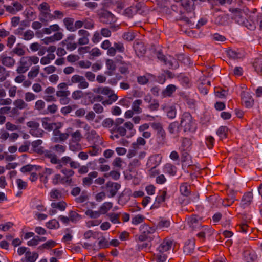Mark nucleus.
Listing matches in <instances>:
<instances>
[{"instance_id":"nucleus-1","label":"nucleus","mask_w":262,"mask_h":262,"mask_svg":"<svg viewBox=\"0 0 262 262\" xmlns=\"http://www.w3.org/2000/svg\"><path fill=\"white\" fill-rule=\"evenodd\" d=\"M140 148L137 147L135 144H132L130 148L128 150L127 154L128 158L135 157L132 162V164L135 166H139L141 164V160L144 159L146 155L145 151L142 150L139 151Z\"/></svg>"},{"instance_id":"nucleus-2","label":"nucleus","mask_w":262,"mask_h":262,"mask_svg":"<svg viewBox=\"0 0 262 262\" xmlns=\"http://www.w3.org/2000/svg\"><path fill=\"white\" fill-rule=\"evenodd\" d=\"M180 125L184 131L194 132L196 129V124L191 114L188 112L183 113L181 118Z\"/></svg>"},{"instance_id":"nucleus-3","label":"nucleus","mask_w":262,"mask_h":262,"mask_svg":"<svg viewBox=\"0 0 262 262\" xmlns=\"http://www.w3.org/2000/svg\"><path fill=\"white\" fill-rule=\"evenodd\" d=\"M38 8L40 11L39 19L40 21L47 24L49 22L55 19V17L51 13L49 6L47 3H41Z\"/></svg>"},{"instance_id":"nucleus-4","label":"nucleus","mask_w":262,"mask_h":262,"mask_svg":"<svg viewBox=\"0 0 262 262\" xmlns=\"http://www.w3.org/2000/svg\"><path fill=\"white\" fill-rule=\"evenodd\" d=\"M161 161L162 156L160 155H155L149 158L147 162V166L150 168L151 173L153 171H156V167L161 163Z\"/></svg>"},{"instance_id":"nucleus-5","label":"nucleus","mask_w":262,"mask_h":262,"mask_svg":"<svg viewBox=\"0 0 262 262\" xmlns=\"http://www.w3.org/2000/svg\"><path fill=\"white\" fill-rule=\"evenodd\" d=\"M27 125L30 128V133L34 136L40 137L42 134V130L39 128V123L35 121H29L27 123Z\"/></svg>"},{"instance_id":"nucleus-6","label":"nucleus","mask_w":262,"mask_h":262,"mask_svg":"<svg viewBox=\"0 0 262 262\" xmlns=\"http://www.w3.org/2000/svg\"><path fill=\"white\" fill-rule=\"evenodd\" d=\"M19 66L16 69L18 73H24L31 67V63L29 61L28 56L23 57L20 58Z\"/></svg>"},{"instance_id":"nucleus-7","label":"nucleus","mask_w":262,"mask_h":262,"mask_svg":"<svg viewBox=\"0 0 262 262\" xmlns=\"http://www.w3.org/2000/svg\"><path fill=\"white\" fill-rule=\"evenodd\" d=\"M158 58L162 61H163L165 64L169 68L176 69L179 67L178 62L177 59L171 56H169L165 58L163 55L159 54L158 55Z\"/></svg>"},{"instance_id":"nucleus-8","label":"nucleus","mask_w":262,"mask_h":262,"mask_svg":"<svg viewBox=\"0 0 262 262\" xmlns=\"http://www.w3.org/2000/svg\"><path fill=\"white\" fill-rule=\"evenodd\" d=\"M120 185L117 183L108 182L106 184V192L109 198L114 196L120 188Z\"/></svg>"},{"instance_id":"nucleus-9","label":"nucleus","mask_w":262,"mask_h":262,"mask_svg":"<svg viewBox=\"0 0 262 262\" xmlns=\"http://www.w3.org/2000/svg\"><path fill=\"white\" fill-rule=\"evenodd\" d=\"M187 222L189 227L194 230L199 229L201 227V219L196 215L188 217Z\"/></svg>"},{"instance_id":"nucleus-10","label":"nucleus","mask_w":262,"mask_h":262,"mask_svg":"<svg viewBox=\"0 0 262 262\" xmlns=\"http://www.w3.org/2000/svg\"><path fill=\"white\" fill-rule=\"evenodd\" d=\"M245 13L241 10L234 9L232 11V18L239 24L243 25L246 21Z\"/></svg>"},{"instance_id":"nucleus-11","label":"nucleus","mask_w":262,"mask_h":262,"mask_svg":"<svg viewBox=\"0 0 262 262\" xmlns=\"http://www.w3.org/2000/svg\"><path fill=\"white\" fill-rule=\"evenodd\" d=\"M241 98L243 104L246 107H251L252 106L254 100L250 93L248 92H243L241 94Z\"/></svg>"},{"instance_id":"nucleus-12","label":"nucleus","mask_w":262,"mask_h":262,"mask_svg":"<svg viewBox=\"0 0 262 262\" xmlns=\"http://www.w3.org/2000/svg\"><path fill=\"white\" fill-rule=\"evenodd\" d=\"M173 245L171 240L168 239H164L157 249V252L166 253L171 249Z\"/></svg>"},{"instance_id":"nucleus-13","label":"nucleus","mask_w":262,"mask_h":262,"mask_svg":"<svg viewBox=\"0 0 262 262\" xmlns=\"http://www.w3.org/2000/svg\"><path fill=\"white\" fill-rule=\"evenodd\" d=\"M200 231L198 233L199 238L204 239L206 237L210 236L213 233V230L208 226H202L199 229Z\"/></svg>"},{"instance_id":"nucleus-14","label":"nucleus","mask_w":262,"mask_h":262,"mask_svg":"<svg viewBox=\"0 0 262 262\" xmlns=\"http://www.w3.org/2000/svg\"><path fill=\"white\" fill-rule=\"evenodd\" d=\"M54 137L53 141L55 142L66 141L69 137V135L68 133H62L58 130L55 129L53 132Z\"/></svg>"},{"instance_id":"nucleus-15","label":"nucleus","mask_w":262,"mask_h":262,"mask_svg":"<svg viewBox=\"0 0 262 262\" xmlns=\"http://www.w3.org/2000/svg\"><path fill=\"white\" fill-rule=\"evenodd\" d=\"M243 255L245 259L248 261H253L257 259L255 252L249 248L244 250Z\"/></svg>"},{"instance_id":"nucleus-16","label":"nucleus","mask_w":262,"mask_h":262,"mask_svg":"<svg viewBox=\"0 0 262 262\" xmlns=\"http://www.w3.org/2000/svg\"><path fill=\"white\" fill-rule=\"evenodd\" d=\"M23 29L19 28L17 30V33L21 36L22 38L25 40H29L31 39L34 36V32L31 30H28L24 32H23Z\"/></svg>"},{"instance_id":"nucleus-17","label":"nucleus","mask_w":262,"mask_h":262,"mask_svg":"<svg viewBox=\"0 0 262 262\" xmlns=\"http://www.w3.org/2000/svg\"><path fill=\"white\" fill-rule=\"evenodd\" d=\"M0 59L2 62V63L9 68H11L13 67L15 63V60L13 58L7 56L5 55L2 54L0 56Z\"/></svg>"},{"instance_id":"nucleus-18","label":"nucleus","mask_w":262,"mask_h":262,"mask_svg":"<svg viewBox=\"0 0 262 262\" xmlns=\"http://www.w3.org/2000/svg\"><path fill=\"white\" fill-rule=\"evenodd\" d=\"M38 257V254L36 252L27 251L25 257L21 260V262H35Z\"/></svg>"},{"instance_id":"nucleus-19","label":"nucleus","mask_w":262,"mask_h":262,"mask_svg":"<svg viewBox=\"0 0 262 262\" xmlns=\"http://www.w3.org/2000/svg\"><path fill=\"white\" fill-rule=\"evenodd\" d=\"M4 7L7 12L13 14L21 10L23 8L22 5L18 2L13 3V6H5Z\"/></svg>"},{"instance_id":"nucleus-20","label":"nucleus","mask_w":262,"mask_h":262,"mask_svg":"<svg viewBox=\"0 0 262 262\" xmlns=\"http://www.w3.org/2000/svg\"><path fill=\"white\" fill-rule=\"evenodd\" d=\"M62 191L60 189H53L49 193L50 199L51 201H55L56 200L60 199L63 197Z\"/></svg>"},{"instance_id":"nucleus-21","label":"nucleus","mask_w":262,"mask_h":262,"mask_svg":"<svg viewBox=\"0 0 262 262\" xmlns=\"http://www.w3.org/2000/svg\"><path fill=\"white\" fill-rule=\"evenodd\" d=\"M163 172L170 176H174L177 172V168L170 163L165 164L163 167Z\"/></svg>"},{"instance_id":"nucleus-22","label":"nucleus","mask_w":262,"mask_h":262,"mask_svg":"<svg viewBox=\"0 0 262 262\" xmlns=\"http://www.w3.org/2000/svg\"><path fill=\"white\" fill-rule=\"evenodd\" d=\"M161 108L163 110L166 112L167 117L170 119H173L176 117L177 112L174 106H168L167 109L165 105H162Z\"/></svg>"},{"instance_id":"nucleus-23","label":"nucleus","mask_w":262,"mask_h":262,"mask_svg":"<svg viewBox=\"0 0 262 262\" xmlns=\"http://www.w3.org/2000/svg\"><path fill=\"white\" fill-rule=\"evenodd\" d=\"M166 196V192L165 191H163L160 193L157 197L156 198L154 204L151 207V209L158 208L161 203L165 201Z\"/></svg>"},{"instance_id":"nucleus-24","label":"nucleus","mask_w":262,"mask_h":262,"mask_svg":"<svg viewBox=\"0 0 262 262\" xmlns=\"http://www.w3.org/2000/svg\"><path fill=\"white\" fill-rule=\"evenodd\" d=\"M176 86L173 84H169L167 86L162 92V96L163 98L170 97L176 90Z\"/></svg>"},{"instance_id":"nucleus-25","label":"nucleus","mask_w":262,"mask_h":262,"mask_svg":"<svg viewBox=\"0 0 262 262\" xmlns=\"http://www.w3.org/2000/svg\"><path fill=\"white\" fill-rule=\"evenodd\" d=\"M87 138L89 140L101 143V140L99 135L94 130H91L87 133Z\"/></svg>"},{"instance_id":"nucleus-26","label":"nucleus","mask_w":262,"mask_h":262,"mask_svg":"<svg viewBox=\"0 0 262 262\" xmlns=\"http://www.w3.org/2000/svg\"><path fill=\"white\" fill-rule=\"evenodd\" d=\"M62 30L59 26L58 24H53L50 25L48 28L43 29V32L46 34H51L53 32H56Z\"/></svg>"},{"instance_id":"nucleus-27","label":"nucleus","mask_w":262,"mask_h":262,"mask_svg":"<svg viewBox=\"0 0 262 262\" xmlns=\"http://www.w3.org/2000/svg\"><path fill=\"white\" fill-rule=\"evenodd\" d=\"M140 230L141 232H143L149 238H150V235L155 231V228L146 224L142 225L140 227Z\"/></svg>"},{"instance_id":"nucleus-28","label":"nucleus","mask_w":262,"mask_h":262,"mask_svg":"<svg viewBox=\"0 0 262 262\" xmlns=\"http://www.w3.org/2000/svg\"><path fill=\"white\" fill-rule=\"evenodd\" d=\"M194 242L192 240H190L187 242L184 247V252L186 254L191 253L194 249Z\"/></svg>"},{"instance_id":"nucleus-29","label":"nucleus","mask_w":262,"mask_h":262,"mask_svg":"<svg viewBox=\"0 0 262 262\" xmlns=\"http://www.w3.org/2000/svg\"><path fill=\"white\" fill-rule=\"evenodd\" d=\"M64 25L66 28L69 31L74 32V19L72 18L67 17L63 20Z\"/></svg>"},{"instance_id":"nucleus-30","label":"nucleus","mask_w":262,"mask_h":262,"mask_svg":"<svg viewBox=\"0 0 262 262\" xmlns=\"http://www.w3.org/2000/svg\"><path fill=\"white\" fill-rule=\"evenodd\" d=\"M106 67L107 69L106 73L111 76L113 74L116 69V65L112 59H107L106 61Z\"/></svg>"},{"instance_id":"nucleus-31","label":"nucleus","mask_w":262,"mask_h":262,"mask_svg":"<svg viewBox=\"0 0 262 262\" xmlns=\"http://www.w3.org/2000/svg\"><path fill=\"white\" fill-rule=\"evenodd\" d=\"M253 194L251 192H248L244 195L242 200V205L244 206L249 205L252 202Z\"/></svg>"},{"instance_id":"nucleus-32","label":"nucleus","mask_w":262,"mask_h":262,"mask_svg":"<svg viewBox=\"0 0 262 262\" xmlns=\"http://www.w3.org/2000/svg\"><path fill=\"white\" fill-rule=\"evenodd\" d=\"M13 104L16 108L20 110L29 108L28 104L24 100L21 99H17L15 100L13 102Z\"/></svg>"},{"instance_id":"nucleus-33","label":"nucleus","mask_w":262,"mask_h":262,"mask_svg":"<svg viewBox=\"0 0 262 262\" xmlns=\"http://www.w3.org/2000/svg\"><path fill=\"white\" fill-rule=\"evenodd\" d=\"M113 207V204L111 202H104L99 208V212L101 214L106 213Z\"/></svg>"},{"instance_id":"nucleus-34","label":"nucleus","mask_w":262,"mask_h":262,"mask_svg":"<svg viewBox=\"0 0 262 262\" xmlns=\"http://www.w3.org/2000/svg\"><path fill=\"white\" fill-rule=\"evenodd\" d=\"M94 92L104 95H110L113 92L108 87H100L94 89Z\"/></svg>"},{"instance_id":"nucleus-35","label":"nucleus","mask_w":262,"mask_h":262,"mask_svg":"<svg viewBox=\"0 0 262 262\" xmlns=\"http://www.w3.org/2000/svg\"><path fill=\"white\" fill-rule=\"evenodd\" d=\"M51 205L53 209L64 211L67 207V203L64 201H60L58 202H53Z\"/></svg>"},{"instance_id":"nucleus-36","label":"nucleus","mask_w":262,"mask_h":262,"mask_svg":"<svg viewBox=\"0 0 262 262\" xmlns=\"http://www.w3.org/2000/svg\"><path fill=\"white\" fill-rule=\"evenodd\" d=\"M45 156L50 159V162L52 164H55L56 163H60V159H58L57 156L50 151L46 152Z\"/></svg>"},{"instance_id":"nucleus-37","label":"nucleus","mask_w":262,"mask_h":262,"mask_svg":"<svg viewBox=\"0 0 262 262\" xmlns=\"http://www.w3.org/2000/svg\"><path fill=\"white\" fill-rule=\"evenodd\" d=\"M171 134L177 135L179 132V123L178 122H174L170 123L168 128Z\"/></svg>"},{"instance_id":"nucleus-38","label":"nucleus","mask_w":262,"mask_h":262,"mask_svg":"<svg viewBox=\"0 0 262 262\" xmlns=\"http://www.w3.org/2000/svg\"><path fill=\"white\" fill-rule=\"evenodd\" d=\"M142 101L140 99H137L135 100L132 104V110L136 114H139L141 113L142 110L140 107V106L142 104Z\"/></svg>"},{"instance_id":"nucleus-39","label":"nucleus","mask_w":262,"mask_h":262,"mask_svg":"<svg viewBox=\"0 0 262 262\" xmlns=\"http://www.w3.org/2000/svg\"><path fill=\"white\" fill-rule=\"evenodd\" d=\"M39 168L40 167L36 165H27L22 167L20 170L22 172H27L38 170Z\"/></svg>"},{"instance_id":"nucleus-40","label":"nucleus","mask_w":262,"mask_h":262,"mask_svg":"<svg viewBox=\"0 0 262 262\" xmlns=\"http://www.w3.org/2000/svg\"><path fill=\"white\" fill-rule=\"evenodd\" d=\"M47 119L45 118L42 120V126L45 129H47L49 130H52L55 128L58 127V126L57 125L56 123H50L47 121Z\"/></svg>"},{"instance_id":"nucleus-41","label":"nucleus","mask_w":262,"mask_h":262,"mask_svg":"<svg viewBox=\"0 0 262 262\" xmlns=\"http://www.w3.org/2000/svg\"><path fill=\"white\" fill-rule=\"evenodd\" d=\"M85 214L86 215L89 216L92 219H97L98 218L101 214L99 211H93L92 209H88L85 211Z\"/></svg>"},{"instance_id":"nucleus-42","label":"nucleus","mask_w":262,"mask_h":262,"mask_svg":"<svg viewBox=\"0 0 262 262\" xmlns=\"http://www.w3.org/2000/svg\"><path fill=\"white\" fill-rule=\"evenodd\" d=\"M227 55L229 57L235 59L237 58H241L242 55L239 53L237 51L233 50L232 49H229L227 51Z\"/></svg>"},{"instance_id":"nucleus-43","label":"nucleus","mask_w":262,"mask_h":262,"mask_svg":"<svg viewBox=\"0 0 262 262\" xmlns=\"http://www.w3.org/2000/svg\"><path fill=\"white\" fill-rule=\"evenodd\" d=\"M13 52L18 56H23L25 53V47L18 44L13 49Z\"/></svg>"},{"instance_id":"nucleus-44","label":"nucleus","mask_w":262,"mask_h":262,"mask_svg":"<svg viewBox=\"0 0 262 262\" xmlns=\"http://www.w3.org/2000/svg\"><path fill=\"white\" fill-rule=\"evenodd\" d=\"M88 93H85L80 90H76L74 91L72 94V98L73 99L77 100H79L81 98H82L85 94H88Z\"/></svg>"},{"instance_id":"nucleus-45","label":"nucleus","mask_w":262,"mask_h":262,"mask_svg":"<svg viewBox=\"0 0 262 262\" xmlns=\"http://www.w3.org/2000/svg\"><path fill=\"white\" fill-rule=\"evenodd\" d=\"M190 186L187 183L181 184L180 187V191L182 194L185 196H187L189 194Z\"/></svg>"},{"instance_id":"nucleus-46","label":"nucleus","mask_w":262,"mask_h":262,"mask_svg":"<svg viewBox=\"0 0 262 262\" xmlns=\"http://www.w3.org/2000/svg\"><path fill=\"white\" fill-rule=\"evenodd\" d=\"M69 148L73 151H77L81 149V145L79 143V142L71 141Z\"/></svg>"},{"instance_id":"nucleus-47","label":"nucleus","mask_w":262,"mask_h":262,"mask_svg":"<svg viewBox=\"0 0 262 262\" xmlns=\"http://www.w3.org/2000/svg\"><path fill=\"white\" fill-rule=\"evenodd\" d=\"M69 216L70 221L73 223H76L81 219V216L75 211H70Z\"/></svg>"},{"instance_id":"nucleus-48","label":"nucleus","mask_w":262,"mask_h":262,"mask_svg":"<svg viewBox=\"0 0 262 262\" xmlns=\"http://www.w3.org/2000/svg\"><path fill=\"white\" fill-rule=\"evenodd\" d=\"M39 72V67H34L28 72V76L29 78L33 79L36 77Z\"/></svg>"},{"instance_id":"nucleus-49","label":"nucleus","mask_w":262,"mask_h":262,"mask_svg":"<svg viewBox=\"0 0 262 262\" xmlns=\"http://www.w3.org/2000/svg\"><path fill=\"white\" fill-rule=\"evenodd\" d=\"M9 76V72L4 67L0 66V82L4 81Z\"/></svg>"},{"instance_id":"nucleus-50","label":"nucleus","mask_w":262,"mask_h":262,"mask_svg":"<svg viewBox=\"0 0 262 262\" xmlns=\"http://www.w3.org/2000/svg\"><path fill=\"white\" fill-rule=\"evenodd\" d=\"M145 217L141 214H138L132 218V223L133 225H137L143 222Z\"/></svg>"},{"instance_id":"nucleus-51","label":"nucleus","mask_w":262,"mask_h":262,"mask_svg":"<svg viewBox=\"0 0 262 262\" xmlns=\"http://www.w3.org/2000/svg\"><path fill=\"white\" fill-rule=\"evenodd\" d=\"M228 128L225 126H221L218 129L216 133L221 139H224L226 137Z\"/></svg>"},{"instance_id":"nucleus-52","label":"nucleus","mask_w":262,"mask_h":262,"mask_svg":"<svg viewBox=\"0 0 262 262\" xmlns=\"http://www.w3.org/2000/svg\"><path fill=\"white\" fill-rule=\"evenodd\" d=\"M98 246L100 249L107 248L110 246L109 242L105 237L102 236L98 242Z\"/></svg>"},{"instance_id":"nucleus-53","label":"nucleus","mask_w":262,"mask_h":262,"mask_svg":"<svg viewBox=\"0 0 262 262\" xmlns=\"http://www.w3.org/2000/svg\"><path fill=\"white\" fill-rule=\"evenodd\" d=\"M42 141L40 139L36 140L32 142L31 145L33 148V150L36 152H40V148L39 146L42 144Z\"/></svg>"},{"instance_id":"nucleus-54","label":"nucleus","mask_w":262,"mask_h":262,"mask_svg":"<svg viewBox=\"0 0 262 262\" xmlns=\"http://www.w3.org/2000/svg\"><path fill=\"white\" fill-rule=\"evenodd\" d=\"M167 256L165 253L158 252L156 254V261L157 262H164L167 259Z\"/></svg>"},{"instance_id":"nucleus-55","label":"nucleus","mask_w":262,"mask_h":262,"mask_svg":"<svg viewBox=\"0 0 262 262\" xmlns=\"http://www.w3.org/2000/svg\"><path fill=\"white\" fill-rule=\"evenodd\" d=\"M24 98L25 101L28 102L34 100L36 96L34 93L28 92L25 93Z\"/></svg>"},{"instance_id":"nucleus-56","label":"nucleus","mask_w":262,"mask_h":262,"mask_svg":"<svg viewBox=\"0 0 262 262\" xmlns=\"http://www.w3.org/2000/svg\"><path fill=\"white\" fill-rule=\"evenodd\" d=\"M76 107L77 106L76 105H68L61 108V112L63 115H67L70 113L73 110L75 109Z\"/></svg>"},{"instance_id":"nucleus-57","label":"nucleus","mask_w":262,"mask_h":262,"mask_svg":"<svg viewBox=\"0 0 262 262\" xmlns=\"http://www.w3.org/2000/svg\"><path fill=\"white\" fill-rule=\"evenodd\" d=\"M56 245V243L53 240L48 241L47 242L42 244L40 248L45 249H50L54 247Z\"/></svg>"},{"instance_id":"nucleus-58","label":"nucleus","mask_w":262,"mask_h":262,"mask_svg":"<svg viewBox=\"0 0 262 262\" xmlns=\"http://www.w3.org/2000/svg\"><path fill=\"white\" fill-rule=\"evenodd\" d=\"M101 233L98 232H94L92 230H88L84 233V237L85 239H89L91 237L95 238L96 235H98Z\"/></svg>"},{"instance_id":"nucleus-59","label":"nucleus","mask_w":262,"mask_h":262,"mask_svg":"<svg viewBox=\"0 0 262 262\" xmlns=\"http://www.w3.org/2000/svg\"><path fill=\"white\" fill-rule=\"evenodd\" d=\"M45 102L42 100H37L35 104L34 108L35 110L41 111L45 107Z\"/></svg>"},{"instance_id":"nucleus-60","label":"nucleus","mask_w":262,"mask_h":262,"mask_svg":"<svg viewBox=\"0 0 262 262\" xmlns=\"http://www.w3.org/2000/svg\"><path fill=\"white\" fill-rule=\"evenodd\" d=\"M62 180V176L60 174H56L53 177L52 179V182L54 185H56L59 184H61Z\"/></svg>"},{"instance_id":"nucleus-61","label":"nucleus","mask_w":262,"mask_h":262,"mask_svg":"<svg viewBox=\"0 0 262 262\" xmlns=\"http://www.w3.org/2000/svg\"><path fill=\"white\" fill-rule=\"evenodd\" d=\"M52 149L56 152L61 154L66 151V146L62 145L57 144L53 147Z\"/></svg>"},{"instance_id":"nucleus-62","label":"nucleus","mask_w":262,"mask_h":262,"mask_svg":"<svg viewBox=\"0 0 262 262\" xmlns=\"http://www.w3.org/2000/svg\"><path fill=\"white\" fill-rule=\"evenodd\" d=\"M71 136V141L79 142L82 138L81 133L79 130H77L73 133Z\"/></svg>"},{"instance_id":"nucleus-63","label":"nucleus","mask_w":262,"mask_h":262,"mask_svg":"<svg viewBox=\"0 0 262 262\" xmlns=\"http://www.w3.org/2000/svg\"><path fill=\"white\" fill-rule=\"evenodd\" d=\"M39 243V236H35L27 242V245L29 246H35Z\"/></svg>"},{"instance_id":"nucleus-64","label":"nucleus","mask_w":262,"mask_h":262,"mask_svg":"<svg viewBox=\"0 0 262 262\" xmlns=\"http://www.w3.org/2000/svg\"><path fill=\"white\" fill-rule=\"evenodd\" d=\"M100 152V150L99 147L96 146H93L91 148H90L88 153L91 155V156H95Z\"/></svg>"}]
</instances>
